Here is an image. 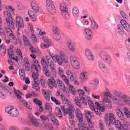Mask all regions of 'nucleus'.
I'll return each instance as SVG.
<instances>
[{"label":"nucleus","instance_id":"nucleus-1","mask_svg":"<svg viewBox=\"0 0 130 130\" xmlns=\"http://www.w3.org/2000/svg\"><path fill=\"white\" fill-rule=\"evenodd\" d=\"M31 70L32 71V79L34 80V82H32V88L35 89L36 91H40V87H39V84H40V81H39V79H38L39 75H38V71L40 70V65L39 64V62L37 60L34 62V64L31 66Z\"/></svg>","mask_w":130,"mask_h":130},{"label":"nucleus","instance_id":"nucleus-2","mask_svg":"<svg viewBox=\"0 0 130 130\" xmlns=\"http://www.w3.org/2000/svg\"><path fill=\"white\" fill-rule=\"evenodd\" d=\"M105 121L107 126L110 127L111 124H115L116 127H121V123L120 121L116 120L114 115L112 113H110L108 115H106L105 117Z\"/></svg>","mask_w":130,"mask_h":130},{"label":"nucleus","instance_id":"nucleus-3","mask_svg":"<svg viewBox=\"0 0 130 130\" xmlns=\"http://www.w3.org/2000/svg\"><path fill=\"white\" fill-rule=\"evenodd\" d=\"M100 56L101 58V59L99 61V68L101 70H104L105 69V64L103 63V61L104 62H106V63H108L110 64V63H111V57H110V56L109 55L106 54V52L105 51H102L100 53Z\"/></svg>","mask_w":130,"mask_h":130},{"label":"nucleus","instance_id":"nucleus-4","mask_svg":"<svg viewBox=\"0 0 130 130\" xmlns=\"http://www.w3.org/2000/svg\"><path fill=\"white\" fill-rule=\"evenodd\" d=\"M51 57L53 61L55 63L57 62L59 66H61L63 62H66V63L69 62V58L64 54L60 53L59 55H51Z\"/></svg>","mask_w":130,"mask_h":130},{"label":"nucleus","instance_id":"nucleus-5","mask_svg":"<svg viewBox=\"0 0 130 130\" xmlns=\"http://www.w3.org/2000/svg\"><path fill=\"white\" fill-rule=\"evenodd\" d=\"M13 91L16 96H17V99H20L21 102H22L26 108H27V109L31 110L32 109V107H31V106L29 105L27 101H25V100L22 98V96H21V95H22V92L19 91V90H17L16 88H14Z\"/></svg>","mask_w":130,"mask_h":130},{"label":"nucleus","instance_id":"nucleus-6","mask_svg":"<svg viewBox=\"0 0 130 130\" xmlns=\"http://www.w3.org/2000/svg\"><path fill=\"white\" fill-rule=\"evenodd\" d=\"M46 8L48 10V12L52 15H54L56 13V9L51 0H46Z\"/></svg>","mask_w":130,"mask_h":130},{"label":"nucleus","instance_id":"nucleus-7","mask_svg":"<svg viewBox=\"0 0 130 130\" xmlns=\"http://www.w3.org/2000/svg\"><path fill=\"white\" fill-rule=\"evenodd\" d=\"M69 108H68L66 110V108H64V106H61L60 108L62 111L64 112V115H67V114H69L70 117L71 118H73L74 117V114H73V112L75 111V108H74V106H73V105L71 104H69Z\"/></svg>","mask_w":130,"mask_h":130},{"label":"nucleus","instance_id":"nucleus-8","mask_svg":"<svg viewBox=\"0 0 130 130\" xmlns=\"http://www.w3.org/2000/svg\"><path fill=\"white\" fill-rule=\"evenodd\" d=\"M5 111L8 113L10 116H12L13 117H17V116H19V111H18V110L16 108L8 106L6 107Z\"/></svg>","mask_w":130,"mask_h":130},{"label":"nucleus","instance_id":"nucleus-9","mask_svg":"<svg viewBox=\"0 0 130 130\" xmlns=\"http://www.w3.org/2000/svg\"><path fill=\"white\" fill-rule=\"evenodd\" d=\"M84 35L86 39L88 41H91L93 39V32L91 29L86 28L84 29Z\"/></svg>","mask_w":130,"mask_h":130},{"label":"nucleus","instance_id":"nucleus-10","mask_svg":"<svg viewBox=\"0 0 130 130\" xmlns=\"http://www.w3.org/2000/svg\"><path fill=\"white\" fill-rule=\"evenodd\" d=\"M85 54L86 58L88 59V60H90V61H94V60H95L94 55L90 49H86L85 51Z\"/></svg>","mask_w":130,"mask_h":130},{"label":"nucleus","instance_id":"nucleus-11","mask_svg":"<svg viewBox=\"0 0 130 130\" xmlns=\"http://www.w3.org/2000/svg\"><path fill=\"white\" fill-rule=\"evenodd\" d=\"M16 26L18 28V31H20L21 29L24 28V21L23 19L20 16H17L16 18Z\"/></svg>","mask_w":130,"mask_h":130},{"label":"nucleus","instance_id":"nucleus-12","mask_svg":"<svg viewBox=\"0 0 130 130\" xmlns=\"http://www.w3.org/2000/svg\"><path fill=\"white\" fill-rule=\"evenodd\" d=\"M93 116V113L90 112H87L85 113V117L87 120V122L88 124H89V126L91 127H93V125H94V122L91 120L92 117Z\"/></svg>","mask_w":130,"mask_h":130},{"label":"nucleus","instance_id":"nucleus-13","mask_svg":"<svg viewBox=\"0 0 130 130\" xmlns=\"http://www.w3.org/2000/svg\"><path fill=\"white\" fill-rule=\"evenodd\" d=\"M14 47L12 45H11L9 49H8V55L10 58L13 60H15L16 62L19 61V58L16 57V58L14 57V50H13Z\"/></svg>","mask_w":130,"mask_h":130},{"label":"nucleus","instance_id":"nucleus-14","mask_svg":"<svg viewBox=\"0 0 130 130\" xmlns=\"http://www.w3.org/2000/svg\"><path fill=\"white\" fill-rule=\"evenodd\" d=\"M61 11V15L64 19L65 20H69L70 19V13H69V9L65 8V9H63V8L60 9Z\"/></svg>","mask_w":130,"mask_h":130},{"label":"nucleus","instance_id":"nucleus-15","mask_svg":"<svg viewBox=\"0 0 130 130\" xmlns=\"http://www.w3.org/2000/svg\"><path fill=\"white\" fill-rule=\"evenodd\" d=\"M74 58V56L71 55L70 56V61L74 69H75L76 70H79L81 66L80 65V63L78 62V61L75 60V59Z\"/></svg>","mask_w":130,"mask_h":130},{"label":"nucleus","instance_id":"nucleus-16","mask_svg":"<svg viewBox=\"0 0 130 130\" xmlns=\"http://www.w3.org/2000/svg\"><path fill=\"white\" fill-rule=\"evenodd\" d=\"M48 85L50 89H53V87L56 88L57 86L55 82V80L53 77H51L48 80Z\"/></svg>","mask_w":130,"mask_h":130},{"label":"nucleus","instance_id":"nucleus-17","mask_svg":"<svg viewBox=\"0 0 130 130\" xmlns=\"http://www.w3.org/2000/svg\"><path fill=\"white\" fill-rule=\"evenodd\" d=\"M6 21L7 24L9 27H11L12 29H15V21H14V19H13V18H12V17L9 18H6Z\"/></svg>","mask_w":130,"mask_h":130},{"label":"nucleus","instance_id":"nucleus-18","mask_svg":"<svg viewBox=\"0 0 130 130\" xmlns=\"http://www.w3.org/2000/svg\"><path fill=\"white\" fill-rule=\"evenodd\" d=\"M28 118L32 122L33 125H35V126H38L39 125V124L38 123V120H37V119L35 118V117L33 116V114L29 113Z\"/></svg>","mask_w":130,"mask_h":130},{"label":"nucleus","instance_id":"nucleus-19","mask_svg":"<svg viewBox=\"0 0 130 130\" xmlns=\"http://www.w3.org/2000/svg\"><path fill=\"white\" fill-rule=\"evenodd\" d=\"M103 104H106L105 107H107L108 109H110V108H112V107L111 101H110V100L107 97H105L103 99Z\"/></svg>","mask_w":130,"mask_h":130},{"label":"nucleus","instance_id":"nucleus-20","mask_svg":"<svg viewBox=\"0 0 130 130\" xmlns=\"http://www.w3.org/2000/svg\"><path fill=\"white\" fill-rule=\"evenodd\" d=\"M42 93L46 100L47 101H49V100H50V94H51L50 91L47 89H42Z\"/></svg>","mask_w":130,"mask_h":130},{"label":"nucleus","instance_id":"nucleus-21","mask_svg":"<svg viewBox=\"0 0 130 130\" xmlns=\"http://www.w3.org/2000/svg\"><path fill=\"white\" fill-rule=\"evenodd\" d=\"M120 23L122 26L125 29L127 32H130V25L125 20L122 19L121 20Z\"/></svg>","mask_w":130,"mask_h":130},{"label":"nucleus","instance_id":"nucleus-22","mask_svg":"<svg viewBox=\"0 0 130 130\" xmlns=\"http://www.w3.org/2000/svg\"><path fill=\"white\" fill-rule=\"evenodd\" d=\"M78 92L80 100H82L83 103L84 105H87V100L83 96L85 95V92L82 89H79Z\"/></svg>","mask_w":130,"mask_h":130},{"label":"nucleus","instance_id":"nucleus-23","mask_svg":"<svg viewBox=\"0 0 130 130\" xmlns=\"http://www.w3.org/2000/svg\"><path fill=\"white\" fill-rule=\"evenodd\" d=\"M76 117L79 122H83V115L81 113V111L79 109H77L75 111Z\"/></svg>","mask_w":130,"mask_h":130},{"label":"nucleus","instance_id":"nucleus-24","mask_svg":"<svg viewBox=\"0 0 130 130\" xmlns=\"http://www.w3.org/2000/svg\"><path fill=\"white\" fill-rule=\"evenodd\" d=\"M71 4L70 0H63L62 3L60 6V9H68V6H70Z\"/></svg>","mask_w":130,"mask_h":130},{"label":"nucleus","instance_id":"nucleus-25","mask_svg":"<svg viewBox=\"0 0 130 130\" xmlns=\"http://www.w3.org/2000/svg\"><path fill=\"white\" fill-rule=\"evenodd\" d=\"M69 50L71 52H76L77 49L76 48V45L73 42H69L67 44Z\"/></svg>","mask_w":130,"mask_h":130},{"label":"nucleus","instance_id":"nucleus-26","mask_svg":"<svg viewBox=\"0 0 130 130\" xmlns=\"http://www.w3.org/2000/svg\"><path fill=\"white\" fill-rule=\"evenodd\" d=\"M9 90L7 89L0 90V98L1 99H6L7 97L6 93H8Z\"/></svg>","mask_w":130,"mask_h":130},{"label":"nucleus","instance_id":"nucleus-27","mask_svg":"<svg viewBox=\"0 0 130 130\" xmlns=\"http://www.w3.org/2000/svg\"><path fill=\"white\" fill-rule=\"evenodd\" d=\"M119 98L122 100L123 102H124L125 104L128 103L130 100V98L126 94H122Z\"/></svg>","mask_w":130,"mask_h":130},{"label":"nucleus","instance_id":"nucleus-28","mask_svg":"<svg viewBox=\"0 0 130 130\" xmlns=\"http://www.w3.org/2000/svg\"><path fill=\"white\" fill-rule=\"evenodd\" d=\"M72 14L74 18H77L80 15V11L77 7H74L72 9Z\"/></svg>","mask_w":130,"mask_h":130},{"label":"nucleus","instance_id":"nucleus-29","mask_svg":"<svg viewBox=\"0 0 130 130\" xmlns=\"http://www.w3.org/2000/svg\"><path fill=\"white\" fill-rule=\"evenodd\" d=\"M55 115L57 117H58L60 119L62 118V113H61V110L59 108H56L55 109Z\"/></svg>","mask_w":130,"mask_h":130},{"label":"nucleus","instance_id":"nucleus-30","mask_svg":"<svg viewBox=\"0 0 130 130\" xmlns=\"http://www.w3.org/2000/svg\"><path fill=\"white\" fill-rule=\"evenodd\" d=\"M19 75L21 80H22V81H25V78H26V73H25V70H24V69H21L19 70Z\"/></svg>","mask_w":130,"mask_h":130},{"label":"nucleus","instance_id":"nucleus-31","mask_svg":"<svg viewBox=\"0 0 130 130\" xmlns=\"http://www.w3.org/2000/svg\"><path fill=\"white\" fill-rule=\"evenodd\" d=\"M31 7L35 13H38L39 12V7L35 2L31 3Z\"/></svg>","mask_w":130,"mask_h":130},{"label":"nucleus","instance_id":"nucleus-32","mask_svg":"<svg viewBox=\"0 0 130 130\" xmlns=\"http://www.w3.org/2000/svg\"><path fill=\"white\" fill-rule=\"evenodd\" d=\"M122 27V25H119L117 26L118 32L120 36H123L124 35V30Z\"/></svg>","mask_w":130,"mask_h":130},{"label":"nucleus","instance_id":"nucleus-33","mask_svg":"<svg viewBox=\"0 0 130 130\" xmlns=\"http://www.w3.org/2000/svg\"><path fill=\"white\" fill-rule=\"evenodd\" d=\"M57 83L59 86V88L61 89L63 92H66V86L63 85L62 82H61V81H60L59 79H57Z\"/></svg>","mask_w":130,"mask_h":130},{"label":"nucleus","instance_id":"nucleus-34","mask_svg":"<svg viewBox=\"0 0 130 130\" xmlns=\"http://www.w3.org/2000/svg\"><path fill=\"white\" fill-rule=\"evenodd\" d=\"M90 85L91 87H92L93 89H96V88H97V86L99 85V80H98V79H94Z\"/></svg>","mask_w":130,"mask_h":130},{"label":"nucleus","instance_id":"nucleus-35","mask_svg":"<svg viewBox=\"0 0 130 130\" xmlns=\"http://www.w3.org/2000/svg\"><path fill=\"white\" fill-rule=\"evenodd\" d=\"M116 114L118 117H119L120 119L121 120H124V118H123V113L120 109H117L116 111Z\"/></svg>","mask_w":130,"mask_h":130},{"label":"nucleus","instance_id":"nucleus-36","mask_svg":"<svg viewBox=\"0 0 130 130\" xmlns=\"http://www.w3.org/2000/svg\"><path fill=\"white\" fill-rule=\"evenodd\" d=\"M23 40L24 42V45L26 46H29V45H31V43H30V40H29V39L27 38V37L25 35L23 36Z\"/></svg>","mask_w":130,"mask_h":130},{"label":"nucleus","instance_id":"nucleus-37","mask_svg":"<svg viewBox=\"0 0 130 130\" xmlns=\"http://www.w3.org/2000/svg\"><path fill=\"white\" fill-rule=\"evenodd\" d=\"M85 100H87L86 103L88 102V105L90 107L91 110H93V109H94V108H95V106H94V104L93 103L92 100H90V98H87L85 99Z\"/></svg>","mask_w":130,"mask_h":130},{"label":"nucleus","instance_id":"nucleus-38","mask_svg":"<svg viewBox=\"0 0 130 130\" xmlns=\"http://www.w3.org/2000/svg\"><path fill=\"white\" fill-rule=\"evenodd\" d=\"M48 66L49 67L50 69L52 70V72H53V73L56 74V71H55V67H54V64H53V62H48Z\"/></svg>","mask_w":130,"mask_h":130},{"label":"nucleus","instance_id":"nucleus-39","mask_svg":"<svg viewBox=\"0 0 130 130\" xmlns=\"http://www.w3.org/2000/svg\"><path fill=\"white\" fill-rule=\"evenodd\" d=\"M80 78L82 81H87L88 77H87V72H84L80 74Z\"/></svg>","mask_w":130,"mask_h":130},{"label":"nucleus","instance_id":"nucleus-40","mask_svg":"<svg viewBox=\"0 0 130 130\" xmlns=\"http://www.w3.org/2000/svg\"><path fill=\"white\" fill-rule=\"evenodd\" d=\"M74 102L76 105L78 106L80 108H82V103H81V100H79L78 98L75 99Z\"/></svg>","mask_w":130,"mask_h":130},{"label":"nucleus","instance_id":"nucleus-41","mask_svg":"<svg viewBox=\"0 0 130 130\" xmlns=\"http://www.w3.org/2000/svg\"><path fill=\"white\" fill-rule=\"evenodd\" d=\"M69 90L70 93L73 95H76V94H77V91H76V90L75 89V88H74V86H73V85H69Z\"/></svg>","mask_w":130,"mask_h":130},{"label":"nucleus","instance_id":"nucleus-42","mask_svg":"<svg viewBox=\"0 0 130 130\" xmlns=\"http://www.w3.org/2000/svg\"><path fill=\"white\" fill-rule=\"evenodd\" d=\"M123 112H124V113L126 117H127V118H129L130 112H129V110H128L127 108H124Z\"/></svg>","mask_w":130,"mask_h":130},{"label":"nucleus","instance_id":"nucleus-43","mask_svg":"<svg viewBox=\"0 0 130 130\" xmlns=\"http://www.w3.org/2000/svg\"><path fill=\"white\" fill-rule=\"evenodd\" d=\"M104 96H106V97H109L110 99H112V94H111V93H110V91L108 89H106L105 92L104 93Z\"/></svg>","mask_w":130,"mask_h":130},{"label":"nucleus","instance_id":"nucleus-44","mask_svg":"<svg viewBox=\"0 0 130 130\" xmlns=\"http://www.w3.org/2000/svg\"><path fill=\"white\" fill-rule=\"evenodd\" d=\"M17 8L19 11H23L25 10V7L22 4L20 3H17Z\"/></svg>","mask_w":130,"mask_h":130},{"label":"nucleus","instance_id":"nucleus-45","mask_svg":"<svg viewBox=\"0 0 130 130\" xmlns=\"http://www.w3.org/2000/svg\"><path fill=\"white\" fill-rule=\"evenodd\" d=\"M112 99L113 100V101L116 104H118L119 105H120L121 104L122 101L121 100L117 99L116 98H112Z\"/></svg>","mask_w":130,"mask_h":130},{"label":"nucleus","instance_id":"nucleus-46","mask_svg":"<svg viewBox=\"0 0 130 130\" xmlns=\"http://www.w3.org/2000/svg\"><path fill=\"white\" fill-rule=\"evenodd\" d=\"M66 74L68 77H70V75H70V80H71V81H74V75H73V73H72V72L71 71L67 70L66 71Z\"/></svg>","mask_w":130,"mask_h":130},{"label":"nucleus","instance_id":"nucleus-47","mask_svg":"<svg viewBox=\"0 0 130 130\" xmlns=\"http://www.w3.org/2000/svg\"><path fill=\"white\" fill-rule=\"evenodd\" d=\"M51 100L54 102V103H55V104H56V105H60V102H59V101L56 100V99H55V98L52 96L51 98Z\"/></svg>","mask_w":130,"mask_h":130},{"label":"nucleus","instance_id":"nucleus-48","mask_svg":"<svg viewBox=\"0 0 130 130\" xmlns=\"http://www.w3.org/2000/svg\"><path fill=\"white\" fill-rule=\"evenodd\" d=\"M43 41H44V42L46 43V44L50 46H51L52 45L51 42L49 41V40H48V39L46 38H43Z\"/></svg>","mask_w":130,"mask_h":130},{"label":"nucleus","instance_id":"nucleus-49","mask_svg":"<svg viewBox=\"0 0 130 130\" xmlns=\"http://www.w3.org/2000/svg\"><path fill=\"white\" fill-rule=\"evenodd\" d=\"M91 27L94 30H97V29H98V24H97L95 21H92L91 23Z\"/></svg>","mask_w":130,"mask_h":130},{"label":"nucleus","instance_id":"nucleus-50","mask_svg":"<svg viewBox=\"0 0 130 130\" xmlns=\"http://www.w3.org/2000/svg\"><path fill=\"white\" fill-rule=\"evenodd\" d=\"M34 103H36V104H37L38 106L42 105V102H41V101L39 100L38 99L34 100Z\"/></svg>","mask_w":130,"mask_h":130},{"label":"nucleus","instance_id":"nucleus-51","mask_svg":"<svg viewBox=\"0 0 130 130\" xmlns=\"http://www.w3.org/2000/svg\"><path fill=\"white\" fill-rule=\"evenodd\" d=\"M16 53L18 55L20 59H23V55L22 54V52L20 49H17L16 51Z\"/></svg>","mask_w":130,"mask_h":130},{"label":"nucleus","instance_id":"nucleus-52","mask_svg":"<svg viewBox=\"0 0 130 130\" xmlns=\"http://www.w3.org/2000/svg\"><path fill=\"white\" fill-rule=\"evenodd\" d=\"M52 30H53V32L54 33V35H56L59 34L58 31V27H56V26H53L52 27Z\"/></svg>","mask_w":130,"mask_h":130},{"label":"nucleus","instance_id":"nucleus-53","mask_svg":"<svg viewBox=\"0 0 130 130\" xmlns=\"http://www.w3.org/2000/svg\"><path fill=\"white\" fill-rule=\"evenodd\" d=\"M93 110H94L96 115H98L99 116H100V115H101V111H100V110H99L98 108L95 109V108H94V109H93Z\"/></svg>","mask_w":130,"mask_h":130},{"label":"nucleus","instance_id":"nucleus-54","mask_svg":"<svg viewBox=\"0 0 130 130\" xmlns=\"http://www.w3.org/2000/svg\"><path fill=\"white\" fill-rule=\"evenodd\" d=\"M30 18L32 22H36L37 21V15L36 14L33 15L30 17Z\"/></svg>","mask_w":130,"mask_h":130},{"label":"nucleus","instance_id":"nucleus-55","mask_svg":"<svg viewBox=\"0 0 130 130\" xmlns=\"http://www.w3.org/2000/svg\"><path fill=\"white\" fill-rule=\"evenodd\" d=\"M98 109L99 110H100V111H102V112H105V110H106V109H105V106H102V105H101V106H100Z\"/></svg>","mask_w":130,"mask_h":130},{"label":"nucleus","instance_id":"nucleus-56","mask_svg":"<svg viewBox=\"0 0 130 130\" xmlns=\"http://www.w3.org/2000/svg\"><path fill=\"white\" fill-rule=\"evenodd\" d=\"M4 16L7 17L6 18H11L12 15H11V13L9 12L8 11H5L4 12Z\"/></svg>","mask_w":130,"mask_h":130},{"label":"nucleus","instance_id":"nucleus-57","mask_svg":"<svg viewBox=\"0 0 130 130\" xmlns=\"http://www.w3.org/2000/svg\"><path fill=\"white\" fill-rule=\"evenodd\" d=\"M51 120L54 124H55L56 125H59V124L58 123V120L55 119V118H52Z\"/></svg>","mask_w":130,"mask_h":130},{"label":"nucleus","instance_id":"nucleus-58","mask_svg":"<svg viewBox=\"0 0 130 130\" xmlns=\"http://www.w3.org/2000/svg\"><path fill=\"white\" fill-rule=\"evenodd\" d=\"M114 95H115L118 98H120V96H121V92H117V91H114L113 92Z\"/></svg>","mask_w":130,"mask_h":130},{"label":"nucleus","instance_id":"nucleus-59","mask_svg":"<svg viewBox=\"0 0 130 130\" xmlns=\"http://www.w3.org/2000/svg\"><path fill=\"white\" fill-rule=\"evenodd\" d=\"M51 46H49V45H47V44H41V47L42 48V49H45V48H48Z\"/></svg>","mask_w":130,"mask_h":130},{"label":"nucleus","instance_id":"nucleus-60","mask_svg":"<svg viewBox=\"0 0 130 130\" xmlns=\"http://www.w3.org/2000/svg\"><path fill=\"white\" fill-rule=\"evenodd\" d=\"M45 109L46 110H51V108L50 107V105L48 103H46L45 105Z\"/></svg>","mask_w":130,"mask_h":130},{"label":"nucleus","instance_id":"nucleus-61","mask_svg":"<svg viewBox=\"0 0 130 130\" xmlns=\"http://www.w3.org/2000/svg\"><path fill=\"white\" fill-rule=\"evenodd\" d=\"M61 99L62 102H63L64 104H67V103H68V99H67L65 96H64L63 95H61Z\"/></svg>","mask_w":130,"mask_h":130},{"label":"nucleus","instance_id":"nucleus-62","mask_svg":"<svg viewBox=\"0 0 130 130\" xmlns=\"http://www.w3.org/2000/svg\"><path fill=\"white\" fill-rule=\"evenodd\" d=\"M40 118L43 121H46V120H48L49 118H48L47 117L44 116V115H42L40 116Z\"/></svg>","mask_w":130,"mask_h":130},{"label":"nucleus","instance_id":"nucleus-63","mask_svg":"<svg viewBox=\"0 0 130 130\" xmlns=\"http://www.w3.org/2000/svg\"><path fill=\"white\" fill-rule=\"evenodd\" d=\"M54 38L56 40H60V34H56V35H54Z\"/></svg>","mask_w":130,"mask_h":130},{"label":"nucleus","instance_id":"nucleus-64","mask_svg":"<svg viewBox=\"0 0 130 130\" xmlns=\"http://www.w3.org/2000/svg\"><path fill=\"white\" fill-rule=\"evenodd\" d=\"M99 125L101 130H104V126L103 125V124H102L101 121H100Z\"/></svg>","mask_w":130,"mask_h":130}]
</instances>
